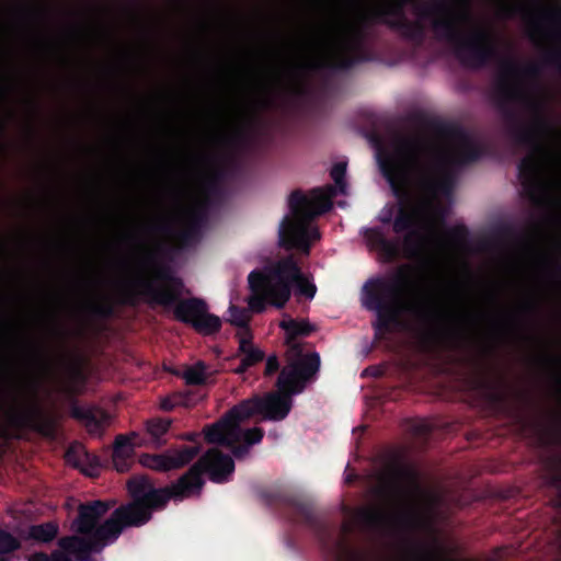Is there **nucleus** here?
<instances>
[{"mask_svg": "<svg viewBox=\"0 0 561 561\" xmlns=\"http://www.w3.org/2000/svg\"><path fill=\"white\" fill-rule=\"evenodd\" d=\"M8 357L0 354V368H8Z\"/></svg>", "mask_w": 561, "mask_h": 561, "instance_id": "50", "label": "nucleus"}, {"mask_svg": "<svg viewBox=\"0 0 561 561\" xmlns=\"http://www.w3.org/2000/svg\"><path fill=\"white\" fill-rule=\"evenodd\" d=\"M8 252V247H7V243L0 239V253H7Z\"/></svg>", "mask_w": 561, "mask_h": 561, "instance_id": "52", "label": "nucleus"}, {"mask_svg": "<svg viewBox=\"0 0 561 561\" xmlns=\"http://www.w3.org/2000/svg\"><path fill=\"white\" fill-rule=\"evenodd\" d=\"M201 445L196 444L183 445L161 454H142L139 457V463L159 472H168L188 465L201 453Z\"/></svg>", "mask_w": 561, "mask_h": 561, "instance_id": "15", "label": "nucleus"}, {"mask_svg": "<svg viewBox=\"0 0 561 561\" xmlns=\"http://www.w3.org/2000/svg\"><path fill=\"white\" fill-rule=\"evenodd\" d=\"M251 291L254 294V297L249 301L250 308L255 312L264 311L265 302L267 301L271 304L270 297L263 291L255 293L252 289Z\"/></svg>", "mask_w": 561, "mask_h": 561, "instance_id": "34", "label": "nucleus"}, {"mask_svg": "<svg viewBox=\"0 0 561 561\" xmlns=\"http://www.w3.org/2000/svg\"><path fill=\"white\" fill-rule=\"evenodd\" d=\"M363 236L366 242L377 249L387 261L396 260L400 255V240L387 239L380 227L366 228Z\"/></svg>", "mask_w": 561, "mask_h": 561, "instance_id": "22", "label": "nucleus"}, {"mask_svg": "<svg viewBox=\"0 0 561 561\" xmlns=\"http://www.w3.org/2000/svg\"><path fill=\"white\" fill-rule=\"evenodd\" d=\"M279 327L286 333V344L290 347V351H293V344H299L296 342L298 336H309L314 331V327L309 321H298L291 318L283 320Z\"/></svg>", "mask_w": 561, "mask_h": 561, "instance_id": "24", "label": "nucleus"}, {"mask_svg": "<svg viewBox=\"0 0 561 561\" xmlns=\"http://www.w3.org/2000/svg\"><path fill=\"white\" fill-rule=\"evenodd\" d=\"M365 373H369L374 377H380L382 374L377 367H369L365 370Z\"/></svg>", "mask_w": 561, "mask_h": 561, "instance_id": "48", "label": "nucleus"}, {"mask_svg": "<svg viewBox=\"0 0 561 561\" xmlns=\"http://www.w3.org/2000/svg\"><path fill=\"white\" fill-rule=\"evenodd\" d=\"M311 45L320 46L325 44V42L322 38L316 37L310 42Z\"/></svg>", "mask_w": 561, "mask_h": 561, "instance_id": "51", "label": "nucleus"}, {"mask_svg": "<svg viewBox=\"0 0 561 561\" xmlns=\"http://www.w3.org/2000/svg\"><path fill=\"white\" fill-rule=\"evenodd\" d=\"M34 355H35L34 358L39 364L41 369L46 374L50 373L51 371V363L48 360V358L43 353V351L37 350Z\"/></svg>", "mask_w": 561, "mask_h": 561, "instance_id": "38", "label": "nucleus"}, {"mask_svg": "<svg viewBox=\"0 0 561 561\" xmlns=\"http://www.w3.org/2000/svg\"><path fill=\"white\" fill-rule=\"evenodd\" d=\"M485 383L489 388H499L504 383V379H503V377H500L496 382L485 381Z\"/></svg>", "mask_w": 561, "mask_h": 561, "instance_id": "47", "label": "nucleus"}, {"mask_svg": "<svg viewBox=\"0 0 561 561\" xmlns=\"http://www.w3.org/2000/svg\"><path fill=\"white\" fill-rule=\"evenodd\" d=\"M119 538V530L113 527V523H107L94 540H85L77 535L65 536L58 540L59 549L50 554L45 552H35L28 557V561H72L70 554H73L77 561H95L92 554H99L103 549L115 542Z\"/></svg>", "mask_w": 561, "mask_h": 561, "instance_id": "11", "label": "nucleus"}, {"mask_svg": "<svg viewBox=\"0 0 561 561\" xmlns=\"http://www.w3.org/2000/svg\"><path fill=\"white\" fill-rule=\"evenodd\" d=\"M4 325H5V329H9L10 328V322L8 320H5Z\"/></svg>", "mask_w": 561, "mask_h": 561, "instance_id": "59", "label": "nucleus"}, {"mask_svg": "<svg viewBox=\"0 0 561 561\" xmlns=\"http://www.w3.org/2000/svg\"><path fill=\"white\" fill-rule=\"evenodd\" d=\"M216 374L205 362L198 360L186 367L182 377L188 386H204L214 382Z\"/></svg>", "mask_w": 561, "mask_h": 561, "instance_id": "23", "label": "nucleus"}, {"mask_svg": "<svg viewBox=\"0 0 561 561\" xmlns=\"http://www.w3.org/2000/svg\"><path fill=\"white\" fill-rule=\"evenodd\" d=\"M541 21L548 26L550 37L559 44L545 55V60L561 72V2L553 8L545 9Z\"/></svg>", "mask_w": 561, "mask_h": 561, "instance_id": "20", "label": "nucleus"}, {"mask_svg": "<svg viewBox=\"0 0 561 561\" xmlns=\"http://www.w3.org/2000/svg\"><path fill=\"white\" fill-rule=\"evenodd\" d=\"M248 282L250 289L265 293L271 299V305L278 309L284 308L290 299L293 287L298 298L311 300L317 293L316 285L301 272L291 255L277 261L265 271H252Z\"/></svg>", "mask_w": 561, "mask_h": 561, "instance_id": "8", "label": "nucleus"}, {"mask_svg": "<svg viewBox=\"0 0 561 561\" xmlns=\"http://www.w3.org/2000/svg\"><path fill=\"white\" fill-rule=\"evenodd\" d=\"M289 390L268 392L264 396L255 394L239 402L244 420L260 414L264 420L282 421L287 417L293 407V397Z\"/></svg>", "mask_w": 561, "mask_h": 561, "instance_id": "14", "label": "nucleus"}, {"mask_svg": "<svg viewBox=\"0 0 561 561\" xmlns=\"http://www.w3.org/2000/svg\"><path fill=\"white\" fill-rule=\"evenodd\" d=\"M538 304L535 300H527L522 306L523 312L529 316H536L538 313Z\"/></svg>", "mask_w": 561, "mask_h": 561, "instance_id": "40", "label": "nucleus"}, {"mask_svg": "<svg viewBox=\"0 0 561 561\" xmlns=\"http://www.w3.org/2000/svg\"><path fill=\"white\" fill-rule=\"evenodd\" d=\"M170 419L154 417L146 422L147 435L150 437L151 443L160 447L167 443L162 437L168 433L171 426Z\"/></svg>", "mask_w": 561, "mask_h": 561, "instance_id": "26", "label": "nucleus"}, {"mask_svg": "<svg viewBox=\"0 0 561 561\" xmlns=\"http://www.w3.org/2000/svg\"><path fill=\"white\" fill-rule=\"evenodd\" d=\"M58 534V526L54 523L34 525L30 528L28 536L38 542H50Z\"/></svg>", "mask_w": 561, "mask_h": 561, "instance_id": "28", "label": "nucleus"}, {"mask_svg": "<svg viewBox=\"0 0 561 561\" xmlns=\"http://www.w3.org/2000/svg\"><path fill=\"white\" fill-rule=\"evenodd\" d=\"M8 51L0 50V107L7 102L13 91V83L9 73L4 70ZM8 128V119L0 117V136L4 137Z\"/></svg>", "mask_w": 561, "mask_h": 561, "instance_id": "25", "label": "nucleus"}, {"mask_svg": "<svg viewBox=\"0 0 561 561\" xmlns=\"http://www.w3.org/2000/svg\"><path fill=\"white\" fill-rule=\"evenodd\" d=\"M226 448H229L237 459H243L249 455L251 447L249 444H244L240 440L239 443H232L231 445L226 446Z\"/></svg>", "mask_w": 561, "mask_h": 561, "instance_id": "35", "label": "nucleus"}, {"mask_svg": "<svg viewBox=\"0 0 561 561\" xmlns=\"http://www.w3.org/2000/svg\"><path fill=\"white\" fill-rule=\"evenodd\" d=\"M90 310L94 316H98L101 318H108L113 314V307L108 304L92 305Z\"/></svg>", "mask_w": 561, "mask_h": 561, "instance_id": "36", "label": "nucleus"}, {"mask_svg": "<svg viewBox=\"0 0 561 561\" xmlns=\"http://www.w3.org/2000/svg\"><path fill=\"white\" fill-rule=\"evenodd\" d=\"M374 23L378 22L371 12L362 13L355 23H347L344 26L343 35L335 42L332 60H314L301 67L309 70L344 71L358 64L370 61L373 54L367 48V42L370 36V26Z\"/></svg>", "mask_w": 561, "mask_h": 561, "instance_id": "10", "label": "nucleus"}, {"mask_svg": "<svg viewBox=\"0 0 561 561\" xmlns=\"http://www.w3.org/2000/svg\"><path fill=\"white\" fill-rule=\"evenodd\" d=\"M146 439L137 432H130L128 435L119 434L115 437L112 461L118 472H127L131 468L135 447H141Z\"/></svg>", "mask_w": 561, "mask_h": 561, "instance_id": "18", "label": "nucleus"}, {"mask_svg": "<svg viewBox=\"0 0 561 561\" xmlns=\"http://www.w3.org/2000/svg\"><path fill=\"white\" fill-rule=\"evenodd\" d=\"M53 331H54V333H55L58 337H60V339H62V340L65 339L66 333H65L64 329H62L59 324L54 323Z\"/></svg>", "mask_w": 561, "mask_h": 561, "instance_id": "45", "label": "nucleus"}, {"mask_svg": "<svg viewBox=\"0 0 561 561\" xmlns=\"http://www.w3.org/2000/svg\"><path fill=\"white\" fill-rule=\"evenodd\" d=\"M250 368L249 365H245L243 358L240 362V365L236 368L237 374H244Z\"/></svg>", "mask_w": 561, "mask_h": 561, "instance_id": "46", "label": "nucleus"}, {"mask_svg": "<svg viewBox=\"0 0 561 561\" xmlns=\"http://www.w3.org/2000/svg\"><path fill=\"white\" fill-rule=\"evenodd\" d=\"M547 360L553 363V364H558L560 365L561 364V358L560 357H556V356H549L547 357Z\"/></svg>", "mask_w": 561, "mask_h": 561, "instance_id": "53", "label": "nucleus"}, {"mask_svg": "<svg viewBox=\"0 0 561 561\" xmlns=\"http://www.w3.org/2000/svg\"><path fill=\"white\" fill-rule=\"evenodd\" d=\"M431 431V425L426 422H420L414 426V432L420 437H427Z\"/></svg>", "mask_w": 561, "mask_h": 561, "instance_id": "39", "label": "nucleus"}, {"mask_svg": "<svg viewBox=\"0 0 561 561\" xmlns=\"http://www.w3.org/2000/svg\"><path fill=\"white\" fill-rule=\"evenodd\" d=\"M264 437V430L261 427H253L249 430H242L241 442L253 446L262 442Z\"/></svg>", "mask_w": 561, "mask_h": 561, "instance_id": "33", "label": "nucleus"}, {"mask_svg": "<svg viewBox=\"0 0 561 561\" xmlns=\"http://www.w3.org/2000/svg\"><path fill=\"white\" fill-rule=\"evenodd\" d=\"M207 207L205 199L185 211V227L176 232L181 245H190L199 239L202 227L207 221Z\"/></svg>", "mask_w": 561, "mask_h": 561, "instance_id": "19", "label": "nucleus"}, {"mask_svg": "<svg viewBox=\"0 0 561 561\" xmlns=\"http://www.w3.org/2000/svg\"><path fill=\"white\" fill-rule=\"evenodd\" d=\"M127 491L131 501L116 507L102 524L101 518L114 506V501L93 500L79 504L71 529L85 540H94L98 531L112 522L121 536L126 528L146 525L154 511L162 510L164 500L156 492V486L148 477H131L127 481Z\"/></svg>", "mask_w": 561, "mask_h": 561, "instance_id": "3", "label": "nucleus"}, {"mask_svg": "<svg viewBox=\"0 0 561 561\" xmlns=\"http://www.w3.org/2000/svg\"><path fill=\"white\" fill-rule=\"evenodd\" d=\"M233 471L234 461L231 456L217 448L208 449L176 482L164 488H156V492L164 500L161 504L162 510L171 499L183 500L199 493L205 484L204 473L208 474L210 481L224 483L229 480Z\"/></svg>", "mask_w": 561, "mask_h": 561, "instance_id": "9", "label": "nucleus"}, {"mask_svg": "<svg viewBox=\"0 0 561 561\" xmlns=\"http://www.w3.org/2000/svg\"><path fill=\"white\" fill-rule=\"evenodd\" d=\"M154 276L163 284L156 286L152 280L141 279L137 293L128 290L125 293L124 302L129 306L137 304V295L142 296L145 301L151 306L165 308L174 306V318L191 325L202 335H213L220 331L221 320L218 316L208 312L205 300L196 297L180 299L184 283L175 276L171 268L165 265H158Z\"/></svg>", "mask_w": 561, "mask_h": 561, "instance_id": "6", "label": "nucleus"}, {"mask_svg": "<svg viewBox=\"0 0 561 561\" xmlns=\"http://www.w3.org/2000/svg\"><path fill=\"white\" fill-rule=\"evenodd\" d=\"M405 7L402 0H389L385 5L370 12L378 23L386 25L404 41L421 46L426 38L425 25L419 18L408 19Z\"/></svg>", "mask_w": 561, "mask_h": 561, "instance_id": "12", "label": "nucleus"}, {"mask_svg": "<svg viewBox=\"0 0 561 561\" xmlns=\"http://www.w3.org/2000/svg\"><path fill=\"white\" fill-rule=\"evenodd\" d=\"M245 139V133L242 129H238L230 140L236 142H242Z\"/></svg>", "mask_w": 561, "mask_h": 561, "instance_id": "44", "label": "nucleus"}, {"mask_svg": "<svg viewBox=\"0 0 561 561\" xmlns=\"http://www.w3.org/2000/svg\"><path fill=\"white\" fill-rule=\"evenodd\" d=\"M252 336H240L239 339V352L243 354V360L245 365L250 367L262 362L264 359V352L257 347H254L251 342Z\"/></svg>", "mask_w": 561, "mask_h": 561, "instance_id": "27", "label": "nucleus"}, {"mask_svg": "<svg viewBox=\"0 0 561 561\" xmlns=\"http://www.w3.org/2000/svg\"><path fill=\"white\" fill-rule=\"evenodd\" d=\"M0 561H3V560H0Z\"/></svg>", "mask_w": 561, "mask_h": 561, "instance_id": "62", "label": "nucleus"}, {"mask_svg": "<svg viewBox=\"0 0 561 561\" xmlns=\"http://www.w3.org/2000/svg\"><path fill=\"white\" fill-rule=\"evenodd\" d=\"M437 131L442 135L456 136L460 140L447 154V162L450 165L461 168L480 159L481 148L470 140L462 129L448 124H439Z\"/></svg>", "mask_w": 561, "mask_h": 561, "instance_id": "17", "label": "nucleus"}, {"mask_svg": "<svg viewBox=\"0 0 561 561\" xmlns=\"http://www.w3.org/2000/svg\"><path fill=\"white\" fill-rule=\"evenodd\" d=\"M262 497L289 523L306 526L328 561H358V554L348 540L353 530L351 524L339 526L335 522L327 520L316 512L310 501L294 494L274 491L262 493Z\"/></svg>", "mask_w": 561, "mask_h": 561, "instance_id": "7", "label": "nucleus"}, {"mask_svg": "<svg viewBox=\"0 0 561 561\" xmlns=\"http://www.w3.org/2000/svg\"><path fill=\"white\" fill-rule=\"evenodd\" d=\"M346 481H347L348 483H351V482L353 481V478H352V477H347V478H346Z\"/></svg>", "mask_w": 561, "mask_h": 561, "instance_id": "60", "label": "nucleus"}, {"mask_svg": "<svg viewBox=\"0 0 561 561\" xmlns=\"http://www.w3.org/2000/svg\"><path fill=\"white\" fill-rule=\"evenodd\" d=\"M7 151V145L3 141H0V159L4 156Z\"/></svg>", "mask_w": 561, "mask_h": 561, "instance_id": "54", "label": "nucleus"}, {"mask_svg": "<svg viewBox=\"0 0 561 561\" xmlns=\"http://www.w3.org/2000/svg\"><path fill=\"white\" fill-rule=\"evenodd\" d=\"M135 5H138L140 0H130Z\"/></svg>", "mask_w": 561, "mask_h": 561, "instance_id": "58", "label": "nucleus"}, {"mask_svg": "<svg viewBox=\"0 0 561 561\" xmlns=\"http://www.w3.org/2000/svg\"><path fill=\"white\" fill-rule=\"evenodd\" d=\"M19 548V540L9 531L0 529V553H10Z\"/></svg>", "mask_w": 561, "mask_h": 561, "instance_id": "32", "label": "nucleus"}, {"mask_svg": "<svg viewBox=\"0 0 561 561\" xmlns=\"http://www.w3.org/2000/svg\"><path fill=\"white\" fill-rule=\"evenodd\" d=\"M495 236L504 241H526L528 236L512 224H501L495 228Z\"/></svg>", "mask_w": 561, "mask_h": 561, "instance_id": "30", "label": "nucleus"}, {"mask_svg": "<svg viewBox=\"0 0 561 561\" xmlns=\"http://www.w3.org/2000/svg\"><path fill=\"white\" fill-rule=\"evenodd\" d=\"M85 378L78 367H70L68 380L61 385V391L68 396H75L79 391V385H83Z\"/></svg>", "mask_w": 561, "mask_h": 561, "instance_id": "29", "label": "nucleus"}, {"mask_svg": "<svg viewBox=\"0 0 561 561\" xmlns=\"http://www.w3.org/2000/svg\"><path fill=\"white\" fill-rule=\"evenodd\" d=\"M291 352L297 358L280 370L276 386L279 390H289V394H299L316 379L321 360L317 352L304 355L301 344H293Z\"/></svg>", "mask_w": 561, "mask_h": 561, "instance_id": "13", "label": "nucleus"}, {"mask_svg": "<svg viewBox=\"0 0 561 561\" xmlns=\"http://www.w3.org/2000/svg\"><path fill=\"white\" fill-rule=\"evenodd\" d=\"M379 495L386 497L393 510L387 512L376 507L359 508L356 513L357 524L368 531H381L389 525L410 523L415 517V510L423 488L415 468L408 465L398 455H392L378 476Z\"/></svg>", "mask_w": 561, "mask_h": 561, "instance_id": "4", "label": "nucleus"}, {"mask_svg": "<svg viewBox=\"0 0 561 561\" xmlns=\"http://www.w3.org/2000/svg\"><path fill=\"white\" fill-rule=\"evenodd\" d=\"M206 192L209 195H217L220 191L219 184H218V178L215 176L206 182L205 185Z\"/></svg>", "mask_w": 561, "mask_h": 561, "instance_id": "41", "label": "nucleus"}, {"mask_svg": "<svg viewBox=\"0 0 561 561\" xmlns=\"http://www.w3.org/2000/svg\"><path fill=\"white\" fill-rule=\"evenodd\" d=\"M160 229L163 232H167V233H171L172 232V226H170V225H163V226L160 227Z\"/></svg>", "mask_w": 561, "mask_h": 561, "instance_id": "55", "label": "nucleus"}, {"mask_svg": "<svg viewBox=\"0 0 561 561\" xmlns=\"http://www.w3.org/2000/svg\"><path fill=\"white\" fill-rule=\"evenodd\" d=\"M449 234L455 240H462L467 237L468 230L465 226H457L449 231Z\"/></svg>", "mask_w": 561, "mask_h": 561, "instance_id": "42", "label": "nucleus"}, {"mask_svg": "<svg viewBox=\"0 0 561 561\" xmlns=\"http://www.w3.org/2000/svg\"><path fill=\"white\" fill-rule=\"evenodd\" d=\"M557 381H558V383H561V378H559V377H558V378H557Z\"/></svg>", "mask_w": 561, "mask_h": 561, "instance_id": "61", "label": "nucleus"}, {"mask_svg": "<svg viewBox=\"0 0 561 561\" xmlns=\"http://www.w3.org/2000/svg\"><path fill=\"white\" fill-rule=\"evenodd\" d=\"M10 362L8 363V368H1L3 371H5V376H9V368H10Z\"/></svg>", "mask_w": 561, "mask_h": 561, "instance_id": "57", "label": "nucleus"}, {"mask_svg": "<svg viewBox=\"0 0 561 561\" xmlns=\"http://www.w3.org/2000/svg\"><path fill=\"white\" fill-rule=\"evenodd\" d=\"M379 219L383 225L393 224L394 218H392V210L382 214Z\"/></svg>", "mask_w": 561, "mask_h": 561, "instance_id": "43", "label": "nucleus"}, {"mask_svg": "<svg viewBox=\"0 0 561 561\" xmlns=\"http://www.w3.org/2000/svg\"><path fill=\"white\" fill-rule=\"evenodd\" d=\"M245 421L239 404L233 405L225 415L211 425L204 428V437L208 444L229 446L241 440L242 428L240 423Z\"/></svg>", "mask_w": 561, "mask_h": 561, "instance_id": "16", "label": "nucleus"}, {"mask_svg": "<svg viewBox=\"0 0 561 561\" xmlns=\"http://www.w3.org/2000/svg\"><path fill=\"white\" fill-rule=\"evenodd\" d=\"M70 415L81 422L90 434L99 435L102 434L110 419L107 412L104 410L94 407H81L76 400L71 402Z\"/></svg>", "mask_w": 561, "mask_h": 561, "instance_id": "21", "label": "nucleus"}, {"mask_svg": "<svg viewBox=\"0 0 561 561\" xmlns=\"http://www.w3.org/2000/svg\"><path fill=\"white\" fill-rule=\"evenodd\" d=\"M162 408H163L164 410H169V409H171V408H172V404H170V403L165 400V401H163V402H162Z\"/></svg>", "mask_w": 561, "mask_h": 561, "instance_id": "56", "label": "nucleus"}, {"mask_svg": "<svg viewBox=\"0 0 561 561\" xmlns=\"http://www.w3.org/2000/svg\"><path fill=\"white\" fill-rule=\"evenodd\" d=\"M197 437H198L197 433H186L182 436L183 439L188 440V442H196Z\"/></svg>", "mask_w": 561, "mask_h": 561, "instance_id": "49", "label": "nucleus"}, {"mask_svg": "<svg viewBox=\"0 0 561 561\" xmlns=\"http://www.w3.org/2000/svg\"><path fill=\"white\" fill-rule=\"evenodd\" d=\"M279 369V360L276 355H270L266 359L264 375L266 377L274 375Z\"/></svg>", "mask_w": 561, "mask_h": 561, "instance_id": "37", "label": "nucleus"}, {"mask_svg": "<svg viewBox=\"0 0 561 561\" xmlns=\"http://www.w3.org/2000/svg\"><path fill=\"white\" fill-rule=\"evenodd\" d=\"M411 272V266L402 265L392 276L371 277L363 285L362 305L376 313L373 323L376 339L391 332L403 310L410 311L428 329H445L465 318V314H459L449 305L433 299L405 306L403 296L407 290L414 288ZM466 319L470 323L477 320L472 313H466Z\"/></svg>", "mask_w": 561, "mask_h": 561, "instance_id": "2", "label": "nucleus"}, {"mask_svg": "<svg viewBox=\"0 0 561 561\" xmlns=\"http://www.w3.org/2000/svg\"><path fill=\"white\" fill-rule=\"evenodd\" d=\"M346 162H336L330 176L335 186L316 187L310 191V196L301 190H295L288 197V208L290 215L284 216L279 225V242L286 249H297L309 253L312 241L320 239L318 228L311 227L310 222L319 215L329 211L332 206V199L337 191L340 194H346Z\"/></svg>", "mask_w": 561, "mask_h": 561, "instance_id": "5", "label": "nucleus"}, {"mask_svg": "<svg viewBox=\"0 0 561 561\" xmlns=\"http://www.w3.org/2000/svg\"><path fill=\"white\" fill-rule=\"evenodd\" d=\"M229 313H230L229 322L232 325L244 329L245 330L244 336L251 335L249 332V328H248V322L250 319L248 311L244 308L231 305L229 307Z\"/></svg>", "mask_w": 561, "mask_h": 561, "instance_id": "31", "label": "nucleus"}, {"mask_svg": "<svg viewBox=\"0 0 561 561\" xmlns=\"http://www.w3.org/2000/svg\"><path fill=\"white\" fill-rule=\"evenodd\" d=\"M375 138L380 172L392 194L399 199L393 232L397 234L404 232L402 238L404 255L416 257L423 252L425 237L417 227L416 213L409 207L408 202L413 184L426 192H435L439 187L431 163L435 149L426 138L416 134H396L388 148L382 147L378 136Z\"/></svg>", "mask_w": 561, "mask_h": 561, "instance_id": "1", "label": "nucleus"}]
</instances>
